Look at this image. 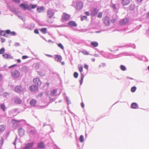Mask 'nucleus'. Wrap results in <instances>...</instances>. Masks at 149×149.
<instances>
[{
    "label": "nucleus",
    "mask_w": 149,
    "mask_h": 149,
    "mask_svg": "<svg viewBox=\"0 0 149 149\" xmlns=\"http://www.w3.org/2000/svg\"><path fill=\"white\" fill-rule=\"evenodd\" d=\"M11 73L12 77L15 78L19 77L20 75V73L19 71L16 70H13Z\"/></svg>",
    "instance_id": "obj_1"
},
{
    "label": "nucleus",
    "mask_w": 149,
    "mask_h": 149,
    "mask_svg": "<svg viewBox=\"0 0 149 149\" xmlns=\"http://www.w3.org/2000/svg\"><path fill=\"white\" fill-rule=\"evenodd\" d=\"M70 15L65 13H63L62 16L61 20L62 21H66L69 19Z\"/></svg>",
    "instance_id": "obj_2"
},
{
    "label": "nucleus",
    "mask_w": 149,
    "mask_h": 149,
    "mask_svg": "<svg viewBox=\"0 0 149 149\" xmlns=\"http://www.w3.org/2000/svg\"><path fill=\"white\" fill-rule=\"evenodd\" d=\"M129 22V19L127 18H124L121 19L119 22V24L121 25H125Z\"/></svg>",
    "instance_id": "obj_3"
},
{
    "label": "nucleus",
    "mask_w": 149,
    "mask_h": 149,
    "mask_svg": "<svg viewBox=\"0 0 149 149\" xmlns=\"http://www.w3.org/2000/svg\"><path fill=\"white\" fill-rule=\"evenodd\" d=\"M110 19L109 17H105L103 19V22L106 26H109L110 25Z\"/></svg>",
    "instance_id": "obj_4"
},
{
    "label": "nucleus",
    "mask_w": 149,
    "mask_h": 149,
    "mask_svg": "<svg viewBox=\"0 0 149 149\" xmlns=\"http://www.w3.org/2000/svg\"><path fill=\"white\" fill-rule=\"evenodd\" d=\"M33 82L36 86H39L41 85V82L40 79L38 78H35L33 79Z\"/></svg>",
    "instance_id": "obj_5"
},
{
    "label": "nucleus",
    "mask_w": 149,
    "mask_h": 149,
    "mask_svg": "<svg viewBox=\"0 0 149 149\" xmlns=\"http://www.w3.org/2000/svg\"><path fill=\"white\" fill-rule=\"evenodd\" d=\"M29 89L31 92H35L38 90V88L36 86L32 85L29 86Z\"/></svg>",
    "instance_id": "obj_6"
},
{
    "label": "nucleus",
    "mask_w": 149,
    "mask_h": 149,
    "mask_svg": "<svg viewBox=\"0 0 149 149\" xmlns=\"http://www.w3.org/2000/svg\"><path fill=\"white\" fill-rule=\"evenodd\" d=\"M47 15L49 18H52L53 16L54 13L51 10H49L47 12Z\"/></svg>",
    "instance_id": "obj_7"
},
{
    "label": "nucleus",
    "mask_w": 149,
    "mask_h": 149,
    "mask_svg": "<svg viewBox=\"0 0 149 149\" xmlns=\"http://www.w3.org/2000/svg\"><path fill=\"white\" fill-rule=\"evenodd\" d=\"M15 91L17 93H20L22 90V87L21 85L16 86L14 89Z\"/></svg>",
    "instance_id": "obj_8"
},
{
    "label": "nucleus",
    "mask_w": 149,
    "mask_h": 149,
    "mask_svg": "<svg viewBox=\"0 0 149 149\" xmlns=\"http://www.w3.org/2000/svg\"><path fill=\"white\" fill-rule=\"evenodd\" d=\"M4 58L6 59H13V57L10 54H4L3 55Z\"/></svg>",
    "instance_id": "obj_9"
},
{
    "label": "nucleus",
    "mask_w": 149,
    "mask_h": 149,
    "mask_svg": "<svg viewBox=\"0 0 149 149\" xmlns=\"http://www.w3.org/2000/svg\"><path fill=\"white\" fill-rule=\"evenodd\" d=\"M34 144L33 143H28L27 144L25 147L24 149H29L32 147L33 145Z\"/></svg>",
    "instance_id": "obj_10"
},
{
    "label": "nucleus",
    "mask_w": 149,
    "mask_h": 149,
    "mask_svg": "<svg viewBox=\"0 0 149 149\" xmlns=\"http://www.w3.org/2000/svg\"><path fill=\"white\" fill-rule=\"evenodd\" d=\"M37 147L39 148L43 149L45 148V145L43 142H41L37 144Z\"/></svg>",
    "instance_id": "obj_11"
},
{
    "label": "nucleus",
    "mask_w": 149,
    "mask_h": 149,
    "mask_svg": "<svg viewBox=\"0 0 149 149\" xmlns=\"http://www.w3.org/2000/svg\"><path fill=\"white\" fill-rule=\"evenodd\" d=\"M130 1L131 0H122V4L124 6L127 5L130 3Z\"/></svg>",
    "instance_id": "obj_12"
},
{
    "label": "nucleus",
    "mask_w": 149,
    "mask_h": 149,
    "mask_svg": "<svg viewBox=\"0 0 149 149\" xmlns=\"http://www.w3.org/2000/svg\"><path fill=\"white\" fill-rule=\"evenodd\" d=\"M68 24L71 27H76L77 24L76 23L73 21H70L68 23Z\"/></svg>",
    "instance_id": "obj_13"
},
{
    "label": "nucleus",
    "mask_w": 149,
    "mask_h": 149,
    "mask_svg": "<svg viewBox=\"0 0 149 149\" xmlns=\"http://www.w3.org/2000/svg\"><path fill=\"white\" fill-rule=\"evenodd\" d=\"M97 10L96 8H94L91 11V15L93 16H94L96 15L97 13Z\"/></svg>",
    "instance_id": "obj_14"
},
{
    "label": "nucleus",
    "mask_w": 149,
    "mask_h": 149,
    "mask_svg": "<svg viewBox=\"0 0 149 149\" xmlns=\"http://www.w3.org/2000/svg\"><path fill=\"white\" fill-rule=\"evenodd\" d=\"M19 6L25 10L29 9V7L27 4L22 3L19 5Z\"/></svg>",
    "instance_id": "obj_15"
},
{
    "label": "nucleus",
    "mask_w": 149,
    "mask_h": 149,
    "mask_svg": "<svg viewBox=\"0 0 149 149\" xmlns=\"http://www.w3.org/2000/svg\"><path fill=\"white\" fill-rule=\"evenodd\" d=\"M36 100H34L32 99V100L30 102V104L32 106H35L36 105Z\"/></svg>",
    "instance_id": "obj_16"
},
{
    "label": "nucleus",
    "mask_w": 149,
    "mask_h": 149,
    "mask_svg": "<svg viewBox=\"0 0 149 149\" xmlns=\"http://www.w3.org/2000/svg\"><path fill=\"white\" fill-rule=\"evenodd\" d=\"M6 33L7 34H10L11 35L14 36H15L16 33L14 31H12L11 32L9 30H7L6 31Z\"/></svg>",
    "instance_id": "obj_17"
},
{
    "label": "nucleus",
    "mask_w": 149,
    "mask_h": 149,
    "mask_svg": "<svg viewBox=\"0 0 149 149\" xmlns=\"http://www.w3.org/2000/svg\"><path fill=\"white\" fill-rule=\"evenodd\" d=\"M76 6L77 8L79 10L81 9L83 7V6L82 3L79 2L77 3Z\"/></svg>",
    "instance_id": "obj_18"
},
{
    "label": "nucleus",
    "mask_w": 149,
    "mask_h": 149,
    "mask_svg": "<svg viewBox=\"0 0 149 149\" xmlns=\"http://www.w3.org/2000/svg\"><path fill=\"white\" fill-rule=\"evenodd\" d=\"M44 10V7L43 6L38 7L37 9V11L39 13H41L43 12Z\"/></svg>",
    "instance_id": "obj_19"
},
{
    "label": "nucleus",
    "mask_w": 149,
    "mask_h": 149,
    "mask_svg": "<svg viewBox=\"0 0 149 149\" xmlns=\"http://www.w3.org/2000/svg\"><path fill=\"white\" fill-rule=\"evenodd\" d=\"M14 102L16 104H20L22 103L21 100L18 98H16L14 101Z\"/></svg>",
    "instance_id": "obj_20"
},
{
    "label": "nucleus",
    "mask_w": 149,
    "mask_h": 149,
    "mask_svg": "<svg viewBox=\"0 0 149 149\" xmlns=\"http://www.w3.org/2000/svg\"><path fill=\"white\" fill-rule=\"evenodd\" d=\"M91 44V45L94 47H97L98 45V42L95 41L92 42Z\"/></svg>",
    "instance_id": "obj_21"
},
{
    "label": "nucleus",
    "mask_w": 149,
    "mask_h": 149,
    "mask_svg": "<svg viewBox=\"0 0 149 149\" xmlns=\"http://www.w3.org/2000/svg\"><path fill=\"white\" fill-rule=\"evenodd\" d=\"M138 107V105L136 103H133L131 104V107L133 109H136Z\"/></svg>",
    "instance_id": "obj_22"
},
{
    "label": "nucleus",
    "mask_w": 149,
    "mask_h": 149,
    "mask_svg": "<svg viewBox=\"0 0 149 149\" xmlns=\"http://www.w3.org/2000/svg\"><path fill=\"white\" fill-rule=\"evenodd\" d=\"M40 31L43 34H45L47 33V29L46 28L41 29H40Z\"/></svg>",
    "instance_id": "obj_23"
},
{
    "label": "nucleus",
    "mask_w": 149,
    "mask_h": 149,
    "mask_svg": "<svg viewBox=\"0 0 149 149\" xmlns=\"http://www.w3.org/2000/svg\"><path fill=\"white\" fill-rule=\"evenodd\" d=\"M61 57L59 55H57L55 58V60L58 62H60L61 60Z\"/></svg>",
    "instance_id": "obj_24"
},
{
    "label": "nucleus",
    "mask_w": 149,
    "mask_h": 149,
    "mask_svg": "<svg viewBox=\"0 0 149 149\" xmlns=\"http://www.w3.org/2000/svg\"><path fill=\"white\" fill-rule=\"evenodd\" d=\"M6 31H0V34L2 36H3L6 37Z\"/></svg>",
    "instance_id": "obj_25"
},
{
    "label": "nucleus",
    "mask_w": 149,
    "mask_h": 149,
    "mask_svg": "<svg viewBox=\"0 0 149 149\" xmlns=\"http://www.w3.org/2000/svg\"><path fill=\"white\" fill-rule=\"evenodd\" d=\"M4 139L2 138L0 139V149H1V148L3 144Z\"/></svg>",
    "instance_id": "obj_26"
},
{
    "label": "nucleus",
    "mask_w": 149,
    "mask_h": 149,
    "mask_svg": "<svg viewBox=\"0 0 149 149\" xmlns=\"http://www.w3.org/2000/svg\"><path fill=\"white\" fill-rule=\"evenodd\" d=\"M57 92V90L54 89L51 92V93L52 95H54L55 94H56V93Z\"/></svg>",
    "instance_id": "obj_27"
},
{
    "label": "nucleus",
    "mask_w": 149,
    "mask_h": 149,
    "mask_svg": "<svg viewBox=\"0 0 149 149\" xmlns=\"http://www.w3.org/2000/svg\"><path fill=\"white\" fill-rule=\"evenodd\" d=\"M1 108L4 111H5L6 107L4 104H1Z\"/></svg>",
    "instance_id": "obj_28"
},
{
    "label": "nucleus",
    "mask_w": 149,
    "mask_h": 149,
    "mask_svg": "<svg viewBox=\"0 0 149 149\" xmlns=\"http://www.w3.org/2000/svg\"><path fill=\"white\" fill-rule=\"evenodd\" d=\"M79 70L81 74H82V73L83 71V67L82 66H79L78 67Z\"/></svg>",
    "instance_id": "obj_29"
},
{
    "label": "nucleus",
    "mask_w": 149,
    "mask_h": 149,
    "mask_svg": "<svg viewBox=\"0 0 149 149\" xmlns=\"http://www.w3.org/2000/svg\"><path fill=\"white\" fill-rule=\"evenodd\" d=\"M79 140L81 142H82L84 141V137L83 135H81L79 138Z\"/></svg>",
    "instance_id": "obj_30"
},
{
    "label": "nucleus",
    "mask_w": 149,
    "mask_h": 149,
    "mask_svg": "<svg viewBox=\"0 0 149 149\" xmlns=\"http://www.w3.org/2000/svg\"><path fill=\"white\" fill-rule=\"evenodd\" d=\"M136 89V87L135 86L132 87L131 89V91L132 92H134Z\"/></svg>",
    "instance_id": "obj_31"
},
{
    "label": "nucleus",
    "mask_w": 149,
    "mask_h": 149,
    "mask_svg": "<svg viewBox=\"0 0 149 149\" xmlns=\"http://www.w3.org/2000/svg\"><path fill=\"white\" fill-rule=\"evenodd\" d=\"M5 52V49L3 48H2L0 49V54H3Z\"/></svg>",
    "instance_id": "obj_32"
},
{
    "label": "nucleus",
    "mask_w": 149,
    "mask_h": 149,
    "mask_svg": "<svg viewBox=\"0 0 149 149\" xmlns=\"http://www.w3.org/2000/svg\"><path fill=\"white\" fill-rule=\"evenodd\" d=\"M120 68L121 70L123 71H125L126 70L125 67L123 65H121L120 66Z\"/></svg>",
    "instance_id": "obj_33"
},
{
    "label": "nucleus",
    "mask_w": 149,
    "mask_h": 149,
    "mask_svg": "<svg viewBox=\"0 0 149 149\" xmlns=\"http://www.w3.org/2000/svg\"><path fill=\"white\" fill-rule=\"evenodd\" d=\"M5 129V127L3 125H2L0 126V130H4Z\"/></svg>",
    "instance_id": "obj_34"
},
{
    "label": "nucleus",
    "mask_w": 149,
    "mask_h": 149,
    "mask_svg": "<svg viewBox=\"0 0 149 149\" xmlns=\"http://www.w3.org/2000/svg\"><path fill=\"white\" fill-rule=\"evenodd\" d=\"M30 6L31 7V8L34 9L35 8H36L37 6V5L36 4L35 5H30Z\"/></svg>",
    "instance_id": "obj_35"
},
{
    "label": "nucleus",
    "mask_w": 149,
    "mask_h": 149,
    "mask_svg": "<svg viewBox=\"0 0 149 149\" xmlns=\"http://www.w3.org/2000/svg\"><path fill=\"white\" fill-rule=\"evenodd\" d=\"M81 52L85 55H88L89 54V53L86 51H82Z\"/></svg>",
    "instance_id": "obj_36"
},
{
    "label": "nucleus",
    "mask_w": 149,
    "mask_h": 149,
    "mask_svg": "<svg viewBox=\"0 0 149 149\" xmlns=\"http://www.w3.org/2000/svg\"><path fill=\"white\" fill-rule=\"evenodd\" d=\"M73 75L74 78H77L78 77V74L77 72H75L74 73Z\"/></svg>",
    "instance_id": "obj_37"
},
{
    "label": "nucleus",
    "mask_w": 149,
    "mask_h": 149,
    "mask_svg": "<svg viewBox=\"0 0 149 149\" xmlns=\"http://www.w3.org/2000/svg\"><path fill=\"white\" fill-rule=\"evenodd\" d=\"M81 78L80 83L81 84H82V81H83V79L84 77V76L82 74H81Z\"/></svg>",
    "instance_id": "obj_38"
},
{
    "label": "nucleus",
    "mask_w": 149,
    "mask_h": 149,
    "mask_svg": "<svg viewBox=\"0 0 149 149\" xmlns=\"http://www.w3.org/2000/svg\"><path fill=\"white\" fill-rule=\"evenodd\" d=\"M102 13L101 12H100L98 13L97 15V17L98 18H101L102 17Z\"/></svg>",
    "instance_id": "obj_39"
},
{
    "label": "nucleus",
    "mask_w": 149,
    "mask_h": 149,
    "mask_svg": "<svg viewBox=\"0 0 149 149\" xmlns=\"http://www.w3.org/2000/svg\"><path fill=\"white\" fill-rule=\"evenodd\" d=\"M58 46L59 47H60L61 49H64L63 47L61 44V43L58 44Z\"/></svg>",
    "instance_id": "obj_40"
},
{
    "label": "nucleus",
    "mask_w": 149,
    "mask_h": 149,
    "mask_svg": "<svg viewBox=\"0 0 149 149\" xmlns=\"http://www.w3.org/2000/svg\"><path fill=\"white\" fill-rule=\"evenodd\" d=\"M105 66V64L104 63H102L99 65V67H103Z\"/></svg>",
    "instance_id": "obj_41"
},
{
    "label": "nucleus",
    "mask_w": 149,
    "mask_h": 149,
    "mask_svg": "<svg viewBox=\"0 0 149 149\" xmlns=\"http://www.w3.org/2000/svg\"><path fill=\"white\" fill-rule=\"evenodd\" d=\"M111 7L114 10H115L116 9V5L115 4H113L111 6Z\"/></svg>",
    "instance_id": "obj_42"
},
{
    "label": "nucleus",
    "mask_w": 149,
    "mask_h": 149,
    "mask_svg": "<svg viewBox=\"0 0 149 149\" xmlns=\"http://www.w3.org/2000/svg\"><path fill=\"white\" fill-rule=\"evenodd\" d=\"M87 18V17L85 16H83L81 17V21H83L84 20V19H86Z\"/></svg>",
    "instance_id": "obj_43"
},
{
    "label": "nucleus",
    "mask_w": 149,
    "mask_h": 149,
    "mask_svg": "<svg viewBox=\"0 0 149 149\" xmlns=\"http://www.w3.org/2000/svg\"><path fill=\"white\" fill-rule=\"evenodd\" d=\"M28 56H22V58L23 59H25L28 58Z\"/></svg>",
    "instance_id": "obj_44"
},
{
    "label": "nucleus",
    "mask_w": 149,
    "mask_h": 149,
    "mask_svg": "<svg viewBox=\"0 0 149 149\" xmlns=\"http://www.w3.org/2000/svg\"><path fill=\"white\" fill-rule=\"evenodd\" d=\"M12 1L15 3H19L20 2V0H12Z\"/></svg>",
    "instance_id": "obj_45"
},
{
    "label": "nucleus",
    "mask_w": 149,
    "mask_h": 149,
    "mask_svg": "<svg viewBox=\"0 0 149 149\" xmlns=\"http://www.w3.org/2000/svg\"><path fill=\"white\" fill-rule=\"evenodd\" d=\"M34 33L36 34H39V31H38V30L37 29H35V30H34Z\"/></svg>",
    "instance_id": "obj_46"
},
{
    "label": "nucleus",
    "mask_w": 149,
    "mask_h": 149,
    "mask_svg": "<svg viewBox=\"0 0 149 149\" xmlns=\"http://www.w3.org/2000/svg\"><path fill=\"white\" fill-rule=\"evenodd\" d=\"M24 133V131H19V133L20 135H22L23 134V133Z\"/></svg>",
    "instance_id": "obj_47"
},
{
    "label": "nucleus",
    "mask_w": 149,
    "mask_h": 149,
    "mask_svg": "<svg viewBox=\"0 0 149 149\" xmlns=\"http://www.w3.org/2000/svg\"><path fill=\"white\" fill-rule=\"evenodd\" d=\"M1 42L2 43H3L5 41V38H1Z\"/></svg>",
    "instance_id": "obj_48"
},
{
    "label": "nucleus",
    "mask_w": 149,
    "mask_h": 149,
    "mask_svg": "<svg viewBox=\"0 0 149 149\" xmlns=\"http://www.w3.org/2000/svg\"><path fill=\"white\" fill-rule=\"evenodd\" d=\"M84 67L85 68L88 69V66L87 65H85L84 66Z\"/></svg>",
    "instance_id": "obj_49"
},
{
    "label": "nucleus",
    "mask_w": 149,
    "mask_h": 149,
    "mask_svg": "<svg viewBox=\"0 0 149 149\" xmlns=\"http://www.w3.org/2000/svg\"><path fill=\"white\" fill-rule=\"evenodd\" d=\"M12 121L17 122H20V120H16L13 119L12 120Z\"/></svg>",
    "instance_id": "obj_50"
},
{
    "label": "nucleus",
    "mask_w": 149,
    "mask_h": 149,
    "mask_svg": "<svg viewBox=\"0 0 149 149\" xmlns=\"http://www.w3.org/2000/svg\"><path fill=\"white\" fill-rule=\"evenodd\" d=\"M16 66V65H12L11 66H9V68H13V67H15V66Z\"/></svg>",
    "instance_id": "obj_51"
},
{
    "label": "nucleus",
    "mask_w": 149,
    "mask_h": 149,
    "mask_svg": "<svg viewBox=\"0 0 149 149\" xmlns=\"http://www.w3.org/2000/svg\"><path fill=\"white\" fill-rule=\"evenodd\" d=\"M85 14L87 16H89V13L87 11L85 12Z\"/></svg>",
    "instance_id": "obj_52"
},
{
    "label": "nucleus",
    "mask_w": 149,
    "mask_h": 149,
    "mask_svg": "<svg viewBox=\"0 0 149 149\" xmlns=\"http://www.w3.org/2000/svg\"><path fill=\"white\" fill-rule=\"evenodd\" d=\"M81 107L83 108H84V104L83 102H82L81 103Z\"/></svg>",
    "instance_id": "obj_53"
},
{
    "label": "nucleus",
    "mask_w": 149,
    "mask_h": 149,
    "mask_svg": "<svg viewBox=\"0 0 149 149\" xmlns=\"http://www.w3.org/2000/svg\"><path fill=\"white\" fill-rule=\"evenodd\" d=\"M3 77L2 75L0 74V81H1V80L2 79Z\"/></svg>",
    "instance_id": "obj_54"
},
{
    "label": "nucleus",
    "mask_w": 149,
    "mask_h": 149,
    "mask_svg": "<svg viewBox=\"0 0 149 149\" xmlns=\"http://www.w3.org/2000/svg\"><path fill=\"white\" fill-rule=\"evenodd\" d=\"M21 60L19 59H18L17 60V62L18 63H20L21 62Z\"/></svg>",
    "instance_id": "obj_55"
},
{
    "label": "nucleus",
    "mask_w": 149,
    "mask_h": 149,
    "mask_svg": "<svg viewBox=\"0 0 149 149\" xmlns=\"http://www.w3.org/2000/svg\"><path fill=\"white\" fill-rule=\"evenodd\" d=\"M146 16L147 18L149 17V12L147 14Z\"/></svg>",
    "instance_id": "obj_56"
},
{
    "label": "nucleus",
    "mask_w": 149,
    "mask_h": 149,
    "mask_svg": "<svg viewBox=\"0 0 149 149\" xmlns=\"http://www.w3.org/2000/svg\"><path fill=\"white\" fill-rule=\"evenodd\" d=\"M46 55L49 57H52V56L50 55L47 54Z\"/></svg>",
    "instance_id": "obj_57"
},
{
    "label": "nucleus",
    "mask_w": 149,
    "mask_h": 149,
    "mask_svg": "<svg viewBox=\"0 0 149 149\" xmlns=\"http://www.w3.org/2000/svg\"><path fill=\"white\" fill-rule=\"evenodd\" d=\"M116 20L115 19H114L113 20H112V21L113 22H116Z\"/></svg>",
    "instance_id": "obj_58"
},
{
    "label": "nucleus",
    "mask_w": 149,
    "mask_h": 149,
    "mask_svg": "<svg viewBox=\"0 0 149 149\" xmlns=\"http://www.w3.org/2000/svg\"><path fill=\"white\" fill-rule=\"evenodd\" d=\"M143 0H137V1L139 2H141Z\"/></svg>",
    "instance_id": "obj_59"
},
{
    "label": "nucleus",
    "mask_w": 149,
    "mask_h": 149,
    "mask_svg": "<svg viewBox=\"0 0 149 149\" xmlns=\"http://www.w3.org/2000/svg\"><path fill=\"white\" fill-rule=\"evenodd\" d=\"M46 84L48 86H49V83L47 82L46 83Z\"/></svg>",
    "instance_id": "obj_60"
},
{
    "label": "nucleus",
    "mask_w": 149,
    "mask_h": 149,
    "mask_svg": "<svg viewBox=\"0 0 149 149\" xmlns=\"http://www.w3.org/2000/svg\"><path fill=\"white\" fill-rule=\"evenodd\" d=\"M128 78H129V79H133L132 78H129V77H128Z\"/></svg>",
    "instance_id": "obj_61"
},
{
    "label": "nucleus",
    "mask_w": 149,
    "mask_h": 149,
    "mask_svg": "<svg viewBox=\"0 0 149 149\" xmlns=\"http://www.w3.org/2000/svg\"><path fill=\"white\" fill-rule=\"evenodd\" d=\"M148 70H149V66H148Z\"/></svg>",
    "instance_id": "obj_62"
},
{
    "label": "nucleus",
    "mask_w": 149,
    "mask_h": 149,
    "mask_svg": "<svg viewBox=\"0 0 149 149\" xmlns=\"http://www.w3.org/2000/svg\"><path fill=\"white\" fill-rule=\"evenodd\" d=\"M62 64L63 65V64H64V63H63V62H62Z\"/></svg>",
    "instance_id": "obj_63"
}]
</instances>
